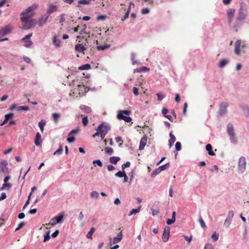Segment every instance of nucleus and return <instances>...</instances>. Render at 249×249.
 I'll use <instances>...</instances> for the list:
<instances>
[{
  "label": "nucleus",
  "mask_w": 249,
  "mask_h": 249,
  "mask_svg": "<svg viewBox=\"0 0 249 249\" xmlns=\"http://www.w3.org/2000/svg\"><path fill=\"white\" fill-rule=\"evenodd\" d=\"M38 6V4H33L21 13L22 17L20 20L23 23L22 27L23 29H30L36 24V19L32 18V17L35 15L34 11L36 10Z\"/></svg>",
  "instance_id": "obj_1"
},
{
  "label": "nucleus",
  "mask_w": 249,
  "mask_h": 249,
  "mask_svg": "<svg viewBox=\"0 0 249 249\" xmlns=\"http://www.w3.org/2000/svg\"><path fill=\"white\" fill-rule=\"evenodd\" d=\"M88 88L84 85H78L74 88L72 93H70V95L76 96L77 97H80L84 96L85 93L88 92Z\"/></svg>",
  "instance_id": "obj_2"
},
{
  "label": "nucleus",
  "mask_w": 249,
  "mask_h": 249,
  "mask_svg": "<svg viewBox=\"0 0 249 249\" xmlns=\"http://www.w3.org/2000/svg\"><path fill=\"white\" fill-rule=\"evenodd\" d=\"M130 111L129 110H119L117 115V118L119 120H124L127 123H129L132 121V118L128 116H125V115H129Z\"/></svg>",
  "instance_id": "obj_3"
},
{
  "label": "nucleus",
  "mask_w": 249,
  "mask_h": 249,
  "mask_svg": "<svg viewBox=\"0 0 249 249\" xmlns=\"http://www.w3.org/2000/svg\"><path fill=\"white\" fill-rule=\"evenodd\" d=\"M64 215L62 213L52 218L50 223L46 224V225L54 226L56 224L60 223L63 219Z\"/></svg>",
  "instance_id": "obj_4"
},
{
  "label": "nucleus",
  "mask_w": 249,
  "mask_h": 249,
  "mask_svg": "<svg viewBox=\"0 0 249 249\" xmlns=\"http://www.w3.org/2000/svg\"><path fill=\"white\" fill-rule=\"evenodd\" d=\"M248 14V12L246 9L241 6L238 11V16L237 19L238 20H241L246 18Z\"/></svg>",
  "instance_id": "obj_5"
},
{
  "label": "nucleus",
  "mask_w": 249,
  "mask_h": 249,
  "mask_svg": "<svg viewBox=\"0 0 249 249\" xmlns=\"http://www.w3.org/2000/svg\"><path fill=\"white\" fill-rule=\"evenodd\" d=\"M227 132L230 136L232 142H235V134L234 133L233 126L232 124H229L227 125Z\"/></svg>",
  "instance_id": "obj_6"
},
{
  "label": "nucleus",
  "mask_w": 249,
  "mask_h": 249,
  "mask_svg": "<svg viewBox=\"0 0 249 249\" xmlns=\"http://www.w3.org/2000/svg\"><path fill=\"white\" fill-rule=\"evenodd\" d=\"M245 47V45L241 46V41L240 40H238L235 42V49L234 52L236 54L239 55L241 54V47L243 49Z\"/></svg>",
  "instance_id": "obj_7"
},
{
  "label": "nucleus",
  "mask_w": 249,
  "mask_h": 249,
  "mask_svg": "<svg viewBox=\"0 0 249 249\" xmlns=\"http://www.w3.org/2000/svg\"><path fill=\"white\" fill-rule=\"evenodd\" d=\"M170 235V228L166 226L164 229L162 235V239L164 242H166L169 239Z\"/></svg>",
  "instance_id": "obj_8"
},
{
  "label": "nucleus",
  "mask_w": 249,
  "mask_h": 249,
  "mask_svg": "<svg viewBox=\"0 0 249 249\" xmlns=\"http://www.w3.org/2000/svg\"><path fill=\"white\" fill-rule=\"evenodd\" d=\"M32 34H28L26 35L25 37L22 38V41L24 42V46L26 47H29L33 44L32 41L30 39V38L32 36Z\"/></svg>",
  "instance_id": "obj_9"
},
{
  "label": "nucleus",
  "mask_w": 249,
  "mask_h": 249,
  "mask_svg": "<svg viewBox=\"0 0 249 249\" xmlns=\"http://www.w3.org/2000/svg\"><path fill=\"white\" fill-rule=\"evenodd\" d=\"M228 107V104L226 102H223L220 105L219 113L221 115L225 114L227 113V108Z\"/></svg>",
  "instance_id": "obj_10"
},
{
  "label": "nucleus",
  "mask_w": 249,
  "mask_h": 249,
  "mask_svg": "<svg viewBox=\"0 0 249 249\" xmlns=\"http://www.w3.org/2000/svg\"><path fill=\"white\" fill-rule=\"evenodd\" d=\"M109 130V127L107 125H104L103 124H100L96 128L97 131H99L101 133H105L107 134Z\"/></svg>",
  "instance_id": "obj_11"
},
{
  "label": "nucleus",
  "mask_w": 249,
  "mask_h": 249,
  "mask_svg": "<svg viewBox=\"0 0 249 249\" xmlns=\"http://www.w3.org/2000/svg\"><path fill=\"white\" fill-rule=\"evenodd\" d=\"M235 10L234 9H229L227 10V18L229 23L232 21V18L235 14Z\"/></svg>",
  "instance_id": "obj_12"
},
{
  "label": "nucleus",
  "mask_w": 249,
  "mask_h": 249,
  "mask_svg": "<svg viewBox=\"0 0 249 249\" xmlns=\"http://www.w3.org/2000/svg\"><path fill=\"white\" fill-rule=\"evenodd\" d=\"M246 161L244 157H241L238 162V166L240 170L243 171L246 169Z\"/></svg>",
  "instance_id": "obj_13"
},
{
  "label": "nucleus",
  "mask_w": 249,
  "mask_h": 249,
  "mask_svg": "<svg viewBox=\"0 0 249 249\" xmlns=\"http://www.w3.org/2000/svg\"><path fill=\"white\" fill-rule=\"evenodd\" d=\"M75 50L78 53H85L84 52L86 50V48L82 44H77L75 46Z\"/></svg>",
  "instance_id": "obj_14"
},
{
  "label": "nucleus",
  "mask_w": 249,
  "mask_h": 249,
  "mask_svg": "<svg viewBox=\"0 0 249 249\" xmlns=\"http://www.w3.org/2000/svg\"><path fill=\"white\" fill-rule=\"evenodd\" d=\"M11 30L10 27L8 26H5L2 29L0 30V36H4L9 34Z\"/></svg>",
  "instance_id": "obj_15"
},
{
  "label": "nucleus",
  "mask_w": 249,
  "mask_h": 249,
  "mask_svg": "<svg viewBox=\"0 0 249 249\" xmlns=\"http://www.w3.org/2000/svg\"><path fill=\"white\" fill-rule=\"evenodd\" d=\"M42 142L41 136L39 132L36 134V138L35 140V143L36 146L41 145Z\"/></svg>",
  "instance_id": "obj_16"
},
{
  "label": "nucleus",
  "mask_w": 249,
  "mask_h": 249,
  "mask_svg": "<svg viewBox=\"0 0 249 249\" xmlns=\"http://www.w3.org/2000/svg\"><path fill=\"white\" fill-rule=\"evenodd\" d=\"M146 142H147V139L146 138L142 137L141 139V140L140 141V142L139 148L140 150L143 149L145 145L146 144Z\"/></svg>",
  "instance_id": "obj_17"
},
{
  "label": "nucleus",
  "mask_w": 249,
  "mask_h": 249,
  "mask_svg": "<svg viewBox=\"0 0 249 249\" xmlns=\"http://www.w3.org/2000/svg\"><path fill=\"white\" fill-rule=\"evenodd\" d=\"M123 238V234L121 231L116 237L113 238V244L120 242Z\"/></svg>",
  "instance_id": "obj_18"
},
{
  "label": "nucleus",
  "mask_w": 249,
  "mask_h": 249,
  "mask_svg": "<svg viewBox=\"0 0 249 249\" xmlns=\"http://www.w3.org/2000/svg\"><path fill=\"white\" fill-rule=\"evenodd\" d=\"M80 108L81 110H83L85 112L87 113H89L91 112V109L90 108V107H89L88 106H86L84 105H81L80 106Z\"/></svg>",
  "instance_id": "obj_19"
},
{
  "label": "nucleus",
  "mask_w": 249,
  "mask_h": 249,
  "mask_svg": "<svg viewBox=\"0 0 249 249\" xmlns=\"http://www.w3.org/2000/svg\"><path fill=\"white\" fill-rule=\"evenodd\" d=\"M120 160V158L119 157L113 156L109 158V162L114 164H116Z\"/></svg>",
  "instance_id": "obj_20"
},
{
  "label": "nucleus",
  "mask_w": 249,
  "mask_h": 249,
  "mask_svg": "<svg viewBox=\"0 0 249 249\" xmlns=\"http://www.w3.org/2000/svg\"><path fill=\"white\" fill-rule=\"evenodd\" d=\"M176 220V212H173L172 213V217L171 219H168L166 221V223L168 225H171V224L174 223Z\"/></svg>",
  "instance_id": "obj_21"
},
{
  "label": "nucleus",
  "mask_w": 249,
  "mask_h": 249,
  "mask_svg": "<svg viewBox=\"0 0 249 249\" xmlns=\"http://www.w3.org/2000/svg\"><path fill=\"white\" fill-rule=\"evenodd\" d=\"M206 149L208 151L209 155L213 156L215 155V153L212 150V146L211 144H208L206 146Z\"/></svg>",
  "instance_id": "obj_22"
},
{
  "label": "nucleus",
  "mask_w": 249,
  "mask_h": 249,
  "mask_svg": "<svg viewBox=\"0 0 249 249\" xmlns=\"http://www.w3.org/2000/svg\"><path fill=\"white\" fill-rule=\"evenodd\" d=\"M48 18V16L45 17L44 18H42L39 19L38 21V25L39 26H42L47 21V19Z\"/></svg>",
  "instance_id": "obj_23"
},
{
  "label": "nucleus",
  "mask_w": 249,
  "mask_h": 249,
  "mask_svg": "<svg viewBox=\"0 0 249 249\" xmlns=\"http://www.w3.org/2000/svg\"><path fill=\"white\" fill-rule=\"evenodd\" d=\"M61 41L57 38L56 36H54L53 40V44L56 47H59L61 46Z\"/></svg>",
  "instance_id": "obj_24"
},
{
  "label": "nucleus",
  "mask_w": 249,
  "mask_h": 249,
  "mask_svg": "<svg viewBox=\"0 0 249 249\" xmlns=\"http://www.w3.org/2000/svg\"><path fill=\"white\" fill-rule=\"evenodd\" d=\"M57 10V7L53 5H50L49 7L47 10V13L49 14H51Z\"/></svg>",
  "instance_id": "obj_25"
},
{
  "label": "nucleus",
  "mask_w": 249,
  "mask_h": 249,
  "mask_svg": "<svg viewBox=\"0 0 249 249\" xmlns=\"http://www.w3.org/2000/svg\"><path fill=\"white\" fill-rule=\"evenodd\" d=\"M46 121L44 120H42L38 123V126L40 129V130L42 133L44 131V127L46 125Z\"/></svg>",
  "instance_id": "obj_26"
},
{
  "label": "nucleus",
  "mask_w": 249,
  "mask_h": 249,
  "mask_svg": "<svg viewBox=\"0 0 249 249\" xmlns=\"http://www.w3.org/2000/svg\"><path fill=\"white\" fill-rule=\"evenodd\" d=\"M94 231H95V228L94 227H92L87 235V238L92 239V235L93 232H94Z\"/></svg>",
  "instance_id": "obj_27"
},
{
  "label": "nucleus",
  "mask_w": 249,
  "mask_h": 249,
  "mask_svg": "<svg viewBox=\"0 0 249 249\" xmlns=\"http://www.w3.org/2000/svg\"><path fill=\"white\" fill-rule=\"evenodd\" d=\"M12 186V185L9 183L4 182V184H2L0 190H3L5 188H7L8 189H10Z\"/></svg>",
  "instance_id": "obj_28"
},
{
  "label": "nucleus",
  "mask_w": 249,
  "mask_h": 249,
  "mask_svg": "<svg viewBox=\"0 0 249 249\" xmlns=\"http://www.w3.org/2000/svg\"><path fill=\"white\" fill-rule=\"evenodd\" d=\"M93 0H80L78 1V3L80 4H89Z\"/></svg>",
  "instance_id": "obj_29"
},
{
  "label": "nucleus",
  "mask_w": 249,
  "mask_h": 249,
  "mask_svg": "<svg viewBox=\"0 0 249 249\" xmlns=\"http://www.w3.org/2000/svg\"><path fill=\"white\" fill-rule=\"evenodd\" d=\"M90 68H91L90 65L89 64L83 65L81 67H79V69L82 70H89Z\"/></svg>",
  "instance_id": "obj_30"
},
{
  "label": "nucleus",
  "mask_w": 249,
  "mask_h": 249,
  "mask_svg": "<svg viewBox=\"0 0 249 249\" xmlns=\"http://www.w3.org/2000/svg\"><path fill=\"white\" fill-rule=\"evenodd\" d=\"M63 150V149L62 146L60 145L59 148L53 153V155H60L62 153Z\"/></svg>",
  "instance_id": "obj_31"
},
{
  "label": "nucleus",
  "mask_w": 249,
  "mask_h": 249,
  "mask_svg": "<svg viewBox=\"0 0 249 249\" xmlns=\"http://www.w3.org/2000/svg\"><path fill=\"white\" fill-rule=\"evenodd\" d=\"M140 211V207H139L138 208L135 209H132L130 212L129 214H128L129 216H130L132 214H135L137 213H139Z\"/></svg>",
  "instance_id": "obj_32"
},
{
  "label": "nucleus",
  "mask_w": 249,
  "mask_h": 249,
  "mask_svg": "<svg viewBox=\"0 0 249 249\" xmlns=\"http://www.w3.org/2000/svg\"><path fill=\"white\" fill-rule=\"evenodd\" d=\"M228 63V61L226 59L221 60L219 63V67L220 68H223Z\"/></svg>",
  "instance_id": "obj_33"
},
{
  "label": "nucleus",
  "mask_w": 249,
  "mask_h": 249,
  "mask_svg": "<svg viewBox=\"0 0 249 249\" xmlns=\"http://www.w3.org/2000/svg\"><path fill=\"white\" fill-rule=\"evenodd\" d=\"M232 219L230 218H227L225 220L224 225L226 227H228L231 222Z\"/></svg>",
  "instance_id": "obj_34"
},
{
  "label": "nucleus",
  "mask_w": 249,
  "mask_h": 249,
  "mask_svg": "<svg viewBox=\"0 0 249 249\" xmlns=\"http://www.w3.org/2000/svg\"><path fill=\"white\" fill-rule=\"evenodd\" d=\"M161 171H160L159 167L155 169L154 171L152 172L151 173V177L154 178L156 175H157L158 174H159Z\"/></svg>",
  "instance_id": "obj_35"
},
{
  "label": "nucleus",
  "mask_w": 249,
  "mask_h": 249,
  "mask_svg": "<svg viewBox=\"0 0 249 249\" xmlns=\"http://www.w3.org/2000/svg\"><path fill=\"white\" fill-rule=\"evenodd\" d=\"M60 115L58 113H54L53 114V118L54 121L55 123H57L58 122V119L60 117Z\"/></svg>",
  "instance_id": "obj_36"
},
{
  "label": "nucleus",
  "mask_w": 249,
  "mask_h": 249,
  "mask_svg": "<svg viewBox=\"0 0 249 249\" xmlns=\"http://www.w3.org/2000/svg\"><path fill=\"white\" fill-rule=\"evenodd\" d=\"M109 47V45L106 44L103 46H97V48L98 50H105Z\"/></svg>",
  "instance_id": "obj_37"
},
{
  "label": "nucleus",
  "mask_w": 249,
  "mask_h": 249,
  "mask_svg": "<svg viewBox=\"0 0 249 249\" xmlns=\"http://www.w3.org/2000/svg\"><path fill=\"white\" fill-rule=\"evenodd\" d=\"M169 167V164L168 163L165 164L164 165H162L161 166H160L159 167V168L160 169V171H163L164 170L167 169Z\"/></svg>",
  "instance_id": "obj_38"
},
{
  "label": "nucleus",
  "mask_w": 249,
  "mask_h": 249,
  "mask_svg": "<svg viewBox=\"0 0 249 249\" xmlns=\"http://www.w3.org/2000/svg\"><path fill=\"white\" fill-rule=\"evenodd\" d=\"M47 190H45L42 193V194L41 195V196L39 197V196H38L37 197V198H36V200L35 201V203H36L38 202V201H39V200H40L41 199H42L45 196V195L46 194V193H47Z\"/></svg>",
  "instance_id": "obj_39"
},
{
  "label": "nucleus",
  "mask_w": 249,
  "mask_h": 249,
  "mask_svg": "<svg viewBox=\"0 0 249 249\" xmlns=\"http://www.w3.org/2000/svg\"><path fill=\"white\" fill-rule=\"evenodd\" d=\"M105 151L106 152V153L108 154H112L113 153V149L111 147H106L105 148Z\"/></svg>",
  "instance_id": "obj_40"
},
{
  "label": "nucleus",
  "mask_w": 249,
  "mask_h": 249,
  "mask_svg": "<svg viewBox=\"0 0 249 249\" xmlns=\"http://www.w3.org/2000/svg\"><path fill=\"white\" fill-rule=\"evenodd\" d=\"M89 122L88 118L87 116L84 117L82 118V123L84 126H87Z\"/></svg>",
  "instance_id": "obj_41"
},
{
  "label": "nucleus",
  "mask_w": 249,
  "mask_h": 249,
  "mask_svg": "<svg viewBox=\"0 0 249 249\" xmlns=\"http://www.w3.org/2000/svg\"><path fill=\"white\" fill-rule=\"evenodd\" d=\"M124 175L125 172L124 171H119L115 174V176L117 177L122 178L123 176H124Z\"/></svg>",
  "instance_id": "obj_42"
},
{
  "label": "nucleus",
  "mask_w": 249,
  "mask_h": 249,
  "mask_svg": "<svg viewBox=\"0 0 249 249\" xmlns=\"http://www.w3.org/2000/svg\"><path fill=\"white\" fill-rule=\"evenodd\" d=\"M219 237L218 233H216V232H214L212 235V238L213 239L214 241H216L218 240Z\"/></svg>",
  "instance_id": "obj_43"
},
{
  "label": "nucleus",
  "mask_w": 249,
  "mask_h": 249,
  "mask_svg": "<svg viewBox=\"0 0 249 249\" xmlns=\"http://www.w3.org/2000/svg\"><path fill=\"white\" fill-rule=\"evenodd\" d=\"M51 237L50 235V231H48L47 233L44 235L43 242H45L50 239Z\"/></svg>",
  "instance_id": "obj_44"
},
{
  "label": "nucleus",
  "mask_w": 249,
  "mask_h": 249,
  "mask_svg": "<svg viewBox=\"0 0 249 249\" xmlns=\"http://www.w3.org/2000/svg\"><path fill=\"white\" fill-rule=\"evenodd\" d=\"M99 196V193L96 191H93L90 193V196L92 198H97Z\"/></svg>",
  "instance_id": "obj_45"
},
{
  "label": "nucleus",
  "mask_w": 249,
  "mask_h": 249,
  "mask_svg": "<svg viewBox=\"0 0 249 249\" xmlns=\"http://www.w3.org/2000/svg\"><path fill=\"white\" fill-rule=\"evenodd\" d=\"M175 148L177 151H179L181 148V145L180 142H177L175 144Z\"/></svg>",
  "instance_id": "obj_46"
},
{
  "label": "nucleus",
  "mask_w": 249,
  "mask_h": 249,
  "mask_svg": "<svg viewBox=\"0 0 249 249\" xmlns=\"http://www.w3.org/2000/svg\"><path fill=\"white\" fill-rule=\"evenodd\" d=\"M170 139L169 141H170V142H172V143H174L176 140V137H175V136L173 135L172 133H170Z\"/></svg>",
  "instance_id": "obj_47"
},
{
  "label": "nucleus",
  "mask_w": 249,
  "mask_h": 249,
  "mask_svg": "<svg viewBox=\"0 0 249 249\" xmlns=\"http://www.w3.org/2000/svg\"><path fill=\"white\" fill-rule=\"evenodd\" d=\"M130 166V162L129 161H127L125 163L123 164L122 165V170H124L126 167H128Z\"/></svg>",
  "instance_id": "obj_48"
},
{
  "label": "nucleus",
  "mask_w": 249,
  "mask_h": 249,
  "mask_svg": "<svg viewBox=\"0 0 249 249\" xmlns=\"http://www.w3.org/2000/svg\"><path fill=\"white\" fill-rule=\"evenodd\" d=\"M93 163H96L99 166L102 167L103 166L102 162L100 160H95L93 161Z\"/></svg>",
  "instance_id": "obj_49"
},
{
  "label": "nucleus",
  "mask_w": 249,
  "mask_h": 249,
  "mask_svg": "<svg viewBox=\"0 0 249 249\" xmlns=\"http://www.w3.org/2000/svg\"><path fill=\"white\" fill-rule=\"evenodd\" d=\"M199 222L201 225V226L202 227V228H205L206 227V224L204 222V221H203V220L202 219V218H200L199 219Z\"/></svg>",
  "instance_id": "obj_50"
},
{
  "label": "nucleus",
  "mask_w": 249,
  "mask_h": 249,
  "mask_svg": "<svg viewBox=\"0 0 249 249\" xmlns=\"http://www.w3.org/2000/svg\"><path fill=\"white\" fill-rule=\"evenodd\" d=\"M14 115L13 113H10L7 114L5 115V118L8 121L9 119L11 118Z\"/></svg>",
  "instance_id": "obj_51"
},
{
  "label": "nucleus",
  "mask_w": 249,
  "mask_h": 249,
  "mask_svg": "<svg viewBox=\"0 0 249 249\" xmlns=\"http://www.w3.org/2000/svg\"><path fill=\"white\" fill-rule=\"evenodd\" d=\"M75 138L74 136H69V137L67 139V141L69 142H74Z\"/></svg>",
  "instance_id": "obj_52"
},
{
  "label": "nucleus",
  "mask_w": 249,
  "mask_h": 249,
  "mask_svg": "<svg viewBox=\"0 0 249 249\" xmlns=\"http://www.w3.org/2000/svg\"><path fill=\"white\" fill-rule=\"evenodd\" d=\"M234 215V213L232 211H230L229 212L227 218H230V219H232Z\"/></svg>",
  "instance_id": "obj_53"
},
{
  "label": "nucleus",
  "mask_w": 249,
  "mask_h": 249,
  "mask_svg": "<svg viewBox=\"0 0 249 249\" xmlns=\"http://www.w3.org/2000/svg\"><path fill=\"white\" fill-rule=\"evenodd\" d=\"M151 211H152V214L153 215H156L158 214L159 213V211L158 210H155L154 208H152L151 209Z\"/></svg>",
  "instance_id": "obj_54"
},
{
  "label": "nucleus",
  "mask_w": 249,
  "mask_h": 249,
  "mask_svg": "<svg viewBox=\"0 0 249 249\" xmlns=\"http://www.w3.org/2000/svg\"><path fill=\"white\" fill-rule=\"evenodd\" d=\"M107 169L109 171H111L112 170H114L115 168L113 165L109 164L107 166Z\"/></svg>",
  "instance_id": "obj_55"
},
{
  "label": "nucleus",
  "mask_w": 249,
  "mask_h": 249,
  "mask_svg": "<svg viewBox=\"0 0 249 249\" xmlns=\"http://www.w3.org/2000/svg\"><path fill=\"white\" fill-rule=\"evenodd\" d=\"M23 58L24 61L27 63H30L31 62L30 58L27 56H23Z\"/></svg>",
  "instance_id": "obj_56"
},
{
  "label": "nucleus",
  "mask_w": 249,
  "mask_h": 249,
  "mask_svg": "<svg viewBox=\"0 0 249 249\" xmlns=\"http://www.w3.org/2000/svg\"><path fill=\"white\" fill-rule=\"evenodd\" d=\"M204 249H213V247L212 245L210 244H207L205 246Z\"/></svg>",
  "instance_id": "obj_57"
},
{
  "label": "nucleus",
  "mask_w": 249,
  "mask_h": 249,
  "mask_svg": "<svg viewBox=\"0 0 249 249\" xmlns=\"http://www.w3.org/2000/svg\"><path fill=\"white\" fill-rule=\"evenodd\" d=\"M149 10L148 8H143L142 10V14H146L149 13Z\"/></svg>",
  "instance_id": "obj_58"
},
{
  "label": "nucleus",
  "mask_w": 249,
  "mask_h": 249,
  "mask_svg": "<svg viewBox=\"0 0 249 249\" xmlns=\"http://www.w3.org/2000/svg\"><path fill=\"white\" fill-rule=\"evenodd\" d=\"M6 194L5 193H2L0 196V201H1L6 198Z\"/></svg>",
  "instance_id": "obj_59"
},
{
  "label": "nucleus",
  "mask_w": 249,
  "mask_h": 249,
  "mask_svg": "<svg viewBox=\"0 0 249 249\" xmlns=\"http://www.w3.org/2000/svg\"><path fill=\"white\" fill-rule=\"evenodd\" d=\"M129 11H127L125 13V15L124 16V17L122 18V21H124L126 19H127L128 18L129 15Z\"/></svg>",
  "instance_id": "obj_60"
},
{
  "label": "nucleus",
  "mask_w": 249,
  "mask_h": 249,
  "mask_svg": "<svg viewBox=\"0 0 249 249\" xmlns=\"http://www.w3.org/2000/svg\"><path fill=\"white\" fill-rule=\"evenodd\" d=\"M183 236H184L185 239L188 242L189 244H190L192 240V237H188L186 235H184Z\"/></svg>",
  "instance_id": "obj_61"
},
{
  "label": "nucleus",
  "mask_w": 249,
  "mask_h": 249,
  "mask_svg": "<svg viewBox=\"0 0 249 249\" xmlns=\"http://www.w3.org/2000/svg\"><path fill=\"white\" fill-rule=\"evenodd\" d=\"M169 110L166 108H163L162 109V113L164 115V116L166 115L167 113H168Z\"/></svg>",
  "instance_id": "obj_62"
},
{
  "label": "nucleus",
  "mask_w": 249,
  "mask_h": 249,
  "mask_svg": "<svg viewBox=\"0 0 249 249\" xmlns=\"http://www.w3.org/2000/svg\"><path fill=\"white\" fill-rule=\"evenodd\" d=\"M106 18V16L105 15H101L98 16L97 19L98 20H105Z\"/></svg>",
  "instance_id": "obj_63"
},
{
  "label": "nucleus",
  "mask_w": 249,
  "mask_h": 249,
  "mask_svg": "<svg viewBox=\"0 0 249 249\" xmlns=\"http://www.w3.org/2000/svg\"><path fill=\"white\" fill-rule=\"evenodd\" d=\"M0 164L2 166L6 167L7 164V161L6 160H2L0 162Z\"/></svg>",
  "instance_id": "obj_64"
}]
</instances>
